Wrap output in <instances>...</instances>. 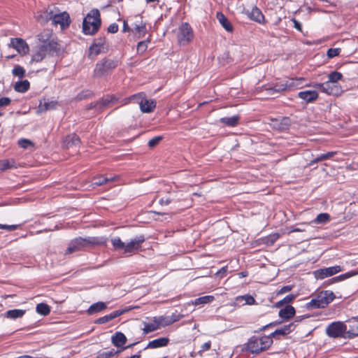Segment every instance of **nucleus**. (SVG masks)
I'll return each mask as SVG.
<instances>
[{
  "label": "nucleus",
  "mask_w": 358,
  "mask_h": 358,
  "mask_svg": "<svg viewBox=\"0 0 358 358\" xmlns=\"http://www.w3.org/2000/svg\"><path fill=\"white\" fill-rule=\"evenodd\" d=\"M106 304L102 301H99L92 304L87 309V313L90 315L101 312L106 308Z\"/></svg>",
  "instance_id": "7c9ffc66"
},
{
  "label": "nucleus",
  "mask_w": 358,
  "mask_h": 358,
  "mask_svg": "<svg viewBox=\"0 0 358 358\" xmlns=\"http://www.w3.org/2000/svg\"><path fill=\"white\" fill-rule=\"evenodd\" d=\"M162 138H163L162 136H157L152 138V139H150L148 141V146L150 148L155 147L157 145L159 144V143L162 140Z\"/></svg>",
  "instance_id": "3c124183"
},
{
  "label": "nucleus",
  "mask_w": 358,
  "mask_h": 358,
  "mask_svg": "<svg viewBox=\"0 0 358 358\" xmlns=\"http://www.w3.org/2000/svg\"><path fill=\"white\" fill-rule=\"evenodd\" d=\"M329 220L330 215L328 213H322L317 215L313 222L315 224H324L328 222Z\"/></svg>",
  "instance_id": "ea45409f"
},
{
  "label": "nucleus",
  "mask_w": 358,
  "mask_h": 358,
  "mask_svg": "<svg viewBox=\"0 0 358 358\" xmlns=\"http://www.w3.org/2000/svg\"><path fill=\"white\" fill-rule=\"evenodd\" d=\"M111 243L115 250H123V252L125 254L126 243L120 237L116 236L111 238Z\"/></svg>",
  "instance_id": "f704fd0d"
},
{
  "label": "nucleus",
  "mask_w": 358,
  "mask_h": 358,
  "mask_svg": "<svg viewBox=\"0 0 358 358\" xmlns=\"http://www.w3.org/2000/svg\"><path fill=\"white\" fill-rule=\"evenodd\" d=\"M145 238L144 235L136 236L132 238L129 242L126 243L125 254L134 253L141 247V244L145 241Z\"/></svg>",
  "instance_id": "ddd939ff"
},
{
  "label": "nucleus",
  "mask_w": 358,
  "mask_h": 358,
  "mask_svg": "<svg viewBox=\"0 0 358 358\" xmlns=\"http://www.w3.org/2000/svg\"><path fill=\"white\" fill-rule=\"evenodd\" d=\"M106 243V238L103 237H78L73 239L69 244L65 255L71 254L82 250L89 246L102 245Z\"/></svg>",
  "instance_id": "f257e3e1"
},
{
  "label": "nucleus",
  "mask_w": 358,
  "mask_h": 358,
  "mask_svg": "<svg viewBox=\"0 0 358 358\" xmlns=\"http://www.w3.org/2000/svg\"><path fill=\"white\" fill-rule=\"evenodd\" d=\"M108 322H110V321H109L108 317V316L106 315H104V316L101 317L99 319H97L96 321V324H105V323H106Z\"/></svg>",
  "instance_id": "774afa93"
},
{
  "label": "nucleus",
  "mask_w": 358,
  "mask_h": 358,
  "mask_svg": "<svg viewBox=\"0 0 358 358\" xmlns=\"http://www.w3.org/2000/svg\"><path fill=\"white\" fill-rule=\"evenodd\" d=\"M273 344V339L268 336H252L244 345V350L251 354H259L268 349Z\"/></svg>",
  "instance_id": "f03ea898"
},
{
  "label": "nucleus",
  "mask_w": 358,
  "mask_h": 358,
  "mask_svg": "<svg viewBox=\"0 0 358 358\" xmlns=\"http://www.w3.org/2000/svg\"><path fill=\"white\" fill-rule=\"evenodd\" d=\"M343 78V75L341 73L338 71H333L328 76V81L330 82L331 84H335L338 81L341 80Z\"/></svg>",
  "instance_id": "37998d69"
},
{
  "label": "nucleus",
  "mask_w": 358,
  "mask_h": 358,
  "mask_svg": "<svg viewBox=\"0 0 358 358\" xmlns=\"http://www.w3.org/2000/svg\"><path fill=\"white\" fill-rule=\"evenodd\" d=\"M210 346H211V342L209 341L205 343H203L201 346V350L198 352V354L201 356L202 355V353L203 352H206L208 350H210Z\"/></svg>",
  "instance_id": "6e6d98bb"
},
{
  "label": "nucleus",
  "mask_w": 358,
  "mask_h": 358,
  "mask_svg": "<svg viewBox=\"0 0 358 358\" xmlns=\"http://www.w3.org/2000/svg\"><path fill=\"white\" fill-rule=\"evenodd\" d=\"M243 299L245 300V303L248 305L254 304L255 302V299L250 295H245L242 296Z\"/></svg>",
  "instance_id": "680f3d73"
},
{
  "label": "nucleus",
  "mask_w": 358,
  "mask_h": 358,
  "mask_svg": "<svg viewBox=\"0 0 358 358\" xmlns=\"http://www.w3.org/2000/svg\"><path fill=\"white\" fill-rule=\"evenodd\" d=\"M55 8H48L45 10H41L36 15V20L41 24H45L52 20Z\"/></svg>",
  "instance_id": "dca6fc26"
},
{
  "label": "nucleus",
  "mask_w": 358,
  "mask_h": 358,
  "mask_svg": "<svg viewBox=\"0 0 358 358\" xmlns=\"http://www.w3.org/2000/svg\"><path fill=\"white\" fill-rule=\"evenodd\" d=\"M36 310L37 313H38L41 315L45 316L50 313V308L48 304L44 303H41L37 304Z\"/></svg>",
  "instance_id": "4c0bfd02"
},
{
  "label": "nucleus",
  "mask_w": 358,
  "mask_h": 358,
  "mask_svg": "<svg viewBox=\"0 0 358 358\" xmlns=\"http://www.w3.org/2000/svg\"><path fill=\"white\" fill-rule=\"evenodd\" d=\"M131 308H127L124 310H117L112 312L111 313L107 315L109 321L113 320V319L117 317L118 316L122 315L123 313L127 312L128 310H131Z\"/></svg>",
  "instance_id": "de8ad7c7"
},
{
  "label": "nucleus",
  "mask_w": 358,
  "mask_h": 358,
  "mask_svg": "<svg viewBox=\"0 0 358 358\" xmlns=\"http://www.w3.org/2000/svg\"><path fill=\"white\" fill-rule=\"evenodd\" d=\"M18 145L22 148H27L32 143L29 140L22 138L18 141Z\"/></svg>",
  "instance_id": "5fc2aeb1"
},
{
  "label": "nucleus",
  "mask_w": 358,
  "mask_h": 358,
  "mask_svg": "<svg viewBox=\"0 0 358 358\" xmlns=\"http://www.w3.org/2000/svg\"><path fill=\"white\" fill-rule=\"evenodd\" d=\"M194 37V33L190 25L182 23L178 28L177 38L180 45H185L190 43Z\"/></svg>",
  "instance_id": "1a4fd4ad"
},
{
  "label": "nucleus",
  "mask_w": 358,
  "mask_h": 358,
  "mask_svg": "<svg viewBox=\"0 0 358 358\" xmlns=\"http://www.w3.org/2000/svg\"><path fill=\"white\" fill-rule=\"evenodd\" d=\"M118 31V25L116 23H113L108 27V31L115 34Z\"/></svg>",
  "instance_id": "69168bd1"
},
{
  "label": "nucleus",
  "mask_w": 358,
  "mask_h": 358,
  "mask_svg": "<svg viewBox=\"0 0 358 358\" xmlns=\"http://www.w3.org/2000/svg\"><path fill=\"white\" fill-rule=\"evenodd\" d=\"M293 288V285H286L281 287L278 292L277 295H281L285 293L289 292Z\"/></svg>",
  "instance_id": "4d7b16f0"
},
{
  "label": "nucleus",
  "mask_w": 358,
  "mask_h": 358,
  "mask_svg": "<svg viewBox=\"0 0 358 358\" xmlns=\"http://www.w3.org/2000/svg\"><path fill=\"white\" fill-rule=\"evenodd\" d=\"M25 310L22 309L9 310L5 313V317L11 320L21 318L25 314Z\"/></svg>",
  "instance_id": "c756f323"
},
{
  "label": "nucleus",
  "mask_w": 358,
  "mask_h": 358,
  "mask_svg": "<svg viewBox=\"0 0 358 358\" xmlns=\"http://www.w3.org/2000/svg\"><path fill=\"white\" fill-rule=\"evenodd\" d=\"M227 271V267L223 266L215 273V275L220 278H223L225 276Z\"/></svg>",
  "instance_id": "338daca9"
},
{
  "label": "nucleus",
  "mask_w": 358,
  "mask_h": 358,
  "mask_svg": "<svg viewBox=\"0 0 358 358\" xmlns=\"http://www.w3.org/2000/svg\"><path fill=\"white\" fill-rule=\"evenodd\" d=\"M295 313V308L292 306L287 305L285 308L280 310L278 315L282 319L287 320L292 318Z\"/></svg>",
  "instance_id": "4be33fe9"
},
{
  "label": "nucleus",
  "mask_w": 358,
  "mask_h": 358,
  "mask_svg": "<svg viewBox=\"0 0 358 358\" xmlns=\"http://www.w3.org/2000/svg\"><path fill=\"white\" fill-rule=\"evenodd\" d=\"M246 13L250 19L259 23H261L264 20V16L257 7H254L250 11L247 10Z\"/></svg>",
  "instance_id": "b1692460"
},
{
  "label": "nucleus",
  "mask_w": 358,
  "mask_h": 358,
  "mask_svg": "<svg viewBox=\"0 0 358 358\" xmlns=\"http://www.w3.org/2000/svg\"><path fill=\"white\" fill-rule=\"evenodd\" d=\"M215 297L211 295H206L195 299L192 303L194 306L204 305L213 302Z\"/></svg>",
  "instance_id": "473e14b6"
},
{
  "label": "nucleus",
  "mask_w": 358,
  "mask_h": 358,
  "mask_svg": "<svg viewBox=\"0 0 358 358\" xmlns=\"http://www.w3.org/2000/svg\"><path fill=\"white\" fill-rule=\"evenodd\" d=\"M30 87V83L27 80H20L14 85V90L20 93L26 92Z\"/></svg>",
  "instance_id": "2f4dec72"
},
{
  "label": "nucleus",
  "mask_w": 358,
  "mask_h": 358,
  "mask_svg": "<svg viewBox=\"0 0 358 358\" xmlns=\"http://www.w3.org/2000/svg\"><path fill=\"white\" fill-rule=\"evenodd\" d=\"M169 317V320L171 321V324L176 322L179 321L182 318H183L184 315L182 314H178L177 313H173L172 315Z\"/></svg>",
  "instance_id": "864d4df0"
},
{
  "label": "nucleus",
  "mask_w": 358,
  "mask_h": 358,
  "mask_svg": "<svg viewBox=\"0 0 358 358\" xmlns=\"http://www.w3.org/2000/svg\"><path fill=\"white\" fill-rule=\"evenodd\" d=\"M139 106L141 112L143 113H151L154 110L156 107V102L153 99H147L145 97L139 101Z\"/></svg>",
  "instance_id": "f3484780"
},
{
  "label": "nucleus",
  "mask_w": 358,
  "mask_h": 358,
  "mask_svg": "<svg viewBox=\"0 0 358 358\" xmlns=\"http://www.w3.org/2000/svg\"><path fill=\"white\" fill-rule=\"evenodd\" d=\"M326 334L334 338H353L357 336V333L352 330H348L347 325L341 321H336L330 323L325 329Z\"/></svg>",
  "instance_id": "20e7f679"
},
{
  "label": "nucleus",
  "mask_w": 358,
  "mask_h": 358,
  "mask_svg": "<svg viewBox=\"0 0 358 358\" xmlns=\"http://www.w3.org/2000/svg\"><path fill=\"white\" fill-rule=\"evenodd\" d=\"M118 61L104 58L99 61L94 69V77L101 78L105 77L111 73V72L117 66Z\"/></svg>",
  "instance_id": "6e6552de"
},
{
  "label": "nucleus",
  "mask_w": 358,
  "mask_h": 358,
  "mask_svg": "<svg viewBox=\"0 0 358 358\" xmlns=\"http://www.w3.org/2000/svg\"><path fill=\"white\" fill-rule=\"evenodd\" d=\"M65 143L68 147L76 145L80 143V138L76 134H72L66 138Z\"/></svg>",
  "instance_id": "a19ab883"
},
{
  "label": "nucleus",
  "mask_w": 358,
  "mask_h": 358,
  "mask_svg": "<svg viewBox=\"0 0 358 358\" xmlns=\"http://www.w3.org/2000/svg\"><path fill=\"white\" fill-rule=\"evenodd\" d=\"M150 39L148 38L145 41H142L138 43L137 44V52L139 54H143L145 52L148 48V45L150 43Z\"/></svg>",
  "instance_id": "c03bdc74"
},
{
  "label": "nucleus",
  "mask_w": 358,
  "mask_h": 358,
  "mask_svg": "<svg viewBox=\"0 0 358 358\" xmlns=\"http://www.w3.org/2000/svg\"><path fill=\"white\" fill-rule=\"evenodd\" d=\"M143 97H145V94L143 92L133 94L127 98L121 99L120 106L127 105L129 102H135L139 104V101H141Z\"/></svg>",
  "instance_id": "a878e982"
},
{
  "label": "nucleus",
  "mask_w": 358,
  "mask_h": 358,
  "mask_svg": "<svg viewBox=\"0 0 358 358\" xmlns=\"http://www.w3.org/2000/svg\"><path fill=\"white\" fill-rule=\"evenodd\" d=\"M100 26V13L98 9H93L83 20V31L86 35H93L98 31Z\"/></svg>",
  "instance_id": "39448f33"
},
{
  "label": "nucleus",
  "mask_w": 358,
  "mask_h": 358,
  "mask_svg": "<svg viewBox=\"0 0 358 358\" xmlns=\"http://www.w3.org/2000/svg\"><path fill=\"white\" fill-rule=\"evenodd\" d=\"M341 52L340 48H329L327 50V55L329 58H334L338 56Z\"/></svg>",
  "instance_id": "8fccbe9b"
},
{
  "label": "nucleus",
  "mask_w": 358,
  "mask_h": 358,
  "mask_svg": "<svg viewBox=\"0 0 358 358\" xmlns=\"http://www.w3.org/2000/svg\"><path fill=\"white\" fill-rule=\"evenodd\" d=\"M335 298L334 293L330 290L320 292L315 298L306 303L308 309L324 308Z\"/></svg>",
  "instance_id": "0eeeda50"
},
{
  "label": "nucleus",
  "mask_w": 358,
  "mask_h": 358,
  "mask_svg": "<svg viewBox=\"0 0 358 358\" xmlns=\"http://www.w3.org/2000/svg\"><path fill=\"white\" fill-rule=\"evenodd\" d=\"M156 320L159 328L161 327H166L171 324L169 316L156 317Z\"/></svg>",
  "instance_id": "a18cd8bd"
},
{
  "label": "nucleus",
  "mask_w": 358,
  "mask_h": 358,
  "mask_svg": "<svg viewBox=\"0 0 358 358\" xmlns=\"http://www.w3.org/2000/svg\"><path fill=\"white\" fill-rule=\"evenodd\" d=\"M18 228V225L17 224H0V229H6L8 231H14Z\"/></svg>",
  "instance_id": "bf43d9fd"
},
{
  "label": "nucleus",
  "mask_w": 358,
  "mask_h": 358,
  "mask_svg": "<svg viewBox=\"0 0 358 358\" xmlns=\"http://www.w3.org/2000/svg\"><path fill=\"white\" fill-rule=\"evenodd\" d=\"M239 120V117L237 115H234L231 117H222L220 120V122L225 125L229 127H235L238 124Z\"/></svg>",
  "instance_id": "c9c22d12"
},
{
  "label": "nucleus",
  "mask_w": 358,
  "mask_h": 358,
  "mask_svg": "<svg viewBox=\"0 0 358 358\" xmlns=\"http://www.w3.org/2000/svg\"><path fill=\"white\" fill-rule=\"evenodd\" d=\"M10 46L16 50L20 55H25L29 50V48L27 42L20 38H11Z\"/></svg>",
  "instance_id": "2eb2a0df"
},
{
  "label": "nucleus",
  "mask_w": 358,
  "mask_h": 358,
  "mask_svg": "<svg viewBox=\"0 0 358 358\" xmlns=\"http://www.w3.org/2000/svg\"><path fill=\"white\" fill-rule=\"evenodd\" d=\"M299 97L306 102H312L318 97V93L315 90H306L299 92Z\"/></svg>",
  "instance_id": "5701e85b"
},
{
  "label": "nucleus",
  "mask_w": 358,
  "mask_h": 358,
  "mask_svg": "<svg viewBox=\"0 0 358 358\" xmlns=\"http://www.w3.org/2000/svg\"><path fill=\"white\" fill-rule=\"evenodd\" d=\"M108 99H109V101H110V106L111 105H113V104H115L118 102L120 103V101L119 97L116 96L115 95H113V94H108Z\"/></svg>",
  "instance_id": "e2e57ef3"
},
{
  "label": "nucleus",
  "mask_w": 358,
  "mask_h": 358,
  "mask_svg": "<svg viewBox=\"0 0 358 358\" xmlns=\"http://www.w3.org/2000/svg\"><path fill=\"white\" fill-rule=\"evenodd\" d=\"M96 106H98V111H101L105 108L110 106V103L108 94L103 96L101 99L97 101Z\"/></svg>",
  "instance_id": "58836bf2"
},
{
  "label": "nucleus",
  "mask_w": 358,
  "mask_h": 358,
  "mask_svg": "<svg viewBox=\"0 0 358 358\" xmlns=\"http://www.w3.org/2000/svg\"><path fill=\"white\" fill-rule=\"evenodd\" d=\"M115 354H116V352H115L114 350H108V351L99 353L97 356V358H110Z\"/></svg>",
  "instance_id": "603ef678"
},
{
  "label": "nucleus",
  "mask_w": 358,
  "mask_h": 358,
  "mask_svg": "<svg viewBox=\"0 0 358 358\" xmlns=\"http://www.w3.org/2000/svg\"><path fill=\"white\" fill-rule=\"evenodd\" d=\"M11 102V99L8 97H2L0 99V108L8 106Z\"/></svg>",
  "instance_id": "052dcab7"
},
{
  "label": "nucleus",
  "mask_w": 358,
  "mask_h": 358,
  "mask_svg": "<svg viewBox=\"0 0 358 358\" xmlns=\"http://www.w3.org/2000/svg\"><path fill=\"white\" fill-rule=\"evenodd\" d=\"M38 39L40 44L48 43L50 41H55L54 38H52V31L49 29L44 30L40 33L38 35Z\"/></svg>",
  "instance_id": "cd10ccee"
},
{
  "label": "nucleus",
  "mask_w": 358,
  "mask_h": 358,
  "mask_svg": "<svg viewBox=\"0 0 358 358\" xmlns=\"http://www.w3.org/2000/svg\"><path fill=\"white\" fill-rule=\"evenodd\" d=\"M217 19L218 20L219 22L222 24V26L226 31H227L229 32H231L233 31V27H232L231 22L228 20V19L225 17V15L222 13H217Z\"/></svg>",
  "instance_id": "c85d7f7f"
},
{
  "label": "nucleus",
  "mask_w": 358,
  "mask_h": 358,
  "mask_svg": "<svg viewBox=\"0 0 358 358\" xmlns=\"http://www.w3.org/2000/svg\"><path fill=\"white\" fill-rule=\"evenodd\" d=\"M169 339L166 337L159 338L150 341L147 346L144 348L146 349H155L159 348L165 347L168 345Z\"/></svg>",
  "instance_id": "412c9836"
},
{
  "label": "nucleus",
  "mask_w": 358,
  "mask_h": 358,
  "mask_svg": "<svg viewBox=\"0 0 358 358\" xmlns=\"http://www.w3.org/2000/svg\"><path fill=\"white\" fill-rule=\"evenodd\" d=\"M336 155V152H328L324 154H322L320 156L322 161L329 159Z\"/></svg>",
  "instance_id": "13d9d810"
},
{
  "label": "nucleus",
  "mask_w": 358,
  "mask_h": 358,
  "mask_svg": "<svg viewBox=\"0 0 358 358\" xmlns=\"http://www.w3.org/2000/svg\"><path fill=\"white\" fill-rule=\"evenodd\" d=\"M136 22L132 24L133 28L131 31L137 39L143 38L147 34L146 23L143 21L142 17L139 15L134 17Z\"/></svg>",
  "instance_id": "9b49d317"
},
{
  "label": "nucleus",
  "mask_w": 358,
  "mask_h": 358,
  "mask_svg": "<svg viewBox=\"0 0 358 358\" xmlns=\"http://www.w3.org/2000/svg\"><path fill=\"white\" fill-rule=\"evenodd\" d=\"M52 24L55 26L59 25L62 30L67 28L70 24L69 15L66 12L57 13L54 11Z\"/></svg>",
  "instance_id": "f8f14e48"
},
{
  "label": "nucleus",
  "mask_w": 358,
  "mask_h": 358,
  "mask_svg": "<svg viewBox=\"0 0 358 358\" xmlns=\"http://www.w3.org/2000/svg\"><path fill=\"white\" fill-rule=\"evenodd\" d=\"M342 271L340 266H334L328 268L316 270L314 273L317 279H324L336 274Z\"/></svg>",
  "instance_id": "4468645a"
},
{
  "label": "nucleus",
  "mask_w": 358,
  "mask_h": 358,
  "mask_svg": "<svg viewBox=\"0 0 358 358\" xmlns=\"http://www.w3.org/2000/svg\"><path fill=\"white\" fill-rule=\"evenodd\" d=\"M112 343L117 348L123 346L127 342V337L122 332H116L112 336Z\"/></svg>",
  "instance_id": "393cba45"
},
{
  "label": "nucleus",
  "mask_w": 358,
  "mask_h": 358,
  "mask_svg": "<svg viewBox=\"0 0 358 358\" xmlns=\"http://www.w3.org/2000/svg\"><path fill=\"white\" fill-rule=\"evenodd\" d=\"M296 327V324L294 322H291L288 324L284 325L280 329H277L269 336L272 338H275L277 336H285L292 332Z\"/></svg>",
  "instance_id": "a211bd4d"
},
{
  "label": "nucleus",
  "mask_w": 358,
  "mask_h": 358,
  "mask_svg": "<svg viewBox=\"0 0 358 358\" xmlns=\"http://www.w3.org/2000/svg\"><path fill=\"white\" fill-rule=\"evenodd\" d=\"M158 329H159V327L156 320V317H155L152 322L149 323H145L143 331L145 334H147L150 332L155 331Z\"/></svg>",
  "instance_id": "72a5a7b5"
},
{
  "label": "nucleus",
  "mask_w": 358,
  "mask_h": 358,
  "mask_svg": "<svg viewBox=\"0 0 358 358\" xmlns=\"http://www.w3.org/2000/svg\"><path fill=\"white\" fill-rule=\"evenodd\" d=\"M17 167V165L14 159L10 158L0 160V171L16 169Z\"/></svg>",
  "instance_id": "bb28decb"
},
{
  "label": "nucleus",
  "mask_w": 358,
  "mask_h": 358,
  "mask_svg": "<svg viewBox=\"0 0 358 358\" xmlns=\"http://www.w3.org/2000/svg\"><path fill=\"white\" fill-rule=\"evenodd\" d=\"M315 87L318 88L321 92L327 94H336L338 92L336 87L333 85L329 81L324 82L323 83H317L315 85Z\"/></svg>",
  "instance_id": "6ab92c4d"
},
{
  "label": "nucleus",
  "mask_w": 358,
  "mask_h": 358,
  "mask_svg": "<svg viewBox=\"0 0 358 358\" xmlns=\"http://www.w3.org/2000/svg\"><path fill=\"white\" fill-rule=\"evenodd\" d=\"M12 73L15 76H17L19 78H23L25 75V70L23 67H22L19 65H17L13 69Z\"/></svg>",
  "instance_id": "49530a36"
},
{
  "label": "nucleus",
  "mask_w": 358,
  "mask_h": 358,
  "mask_svg": "<svg viewBox=\"0 0 358 358\" xmlns=\"http://www.w3.org/2000/svg\"><path fill=\"white\" fill-rule=\"evenodd\" d=\"M108 50V45L105 38H97L94 41L92 45L90 47V55L96 56L101 53H105Z\"/></svg>",
  "instance_id": "9d476101"
},
{
  "label": "nucleus",
  "mask_w": 358,
  "mask_h": 358,
  "mask_svg": "<svg viewBox=\"0 0 358 358\" xmlns=\"http://www.w3.org/2000/svg\"><path fill=\"white\" fill-rule=\"evenodd\" d=\"M172 200L173 199L171 197H169H169H166V198L163 197V198L159 199V203L162 206H163V205L167 206L169 203H171Z\"/></svg>",
  "instance_id": "0e129e2a"
},
{
  "label": "nucleus",
  "mask_w": 358,
  "mask_h": 358,
  "mask_svg": "<svg viewBox=\"0 0 358 358\" xmlns=\"http://www.w3.org/2000/svg\"><path fill=\"white\" fill-rule=\"evenodd\" d=\"M60 52L61 48L57 41L38 44L34 50L31 60L40 62L47 57L57 55Z\"/></svg>",
  "instance_id": "7ed1b4c3"
},
{
  "label": "nucleus",
  "mask_w": 358,
  "mask_h": 358,
  "mask_svg": "<svg viewBox=\"0 0 358 358\" xmlns=\"http://www.w3.org/2000/svg\"><path fill=\"white\" fill-rule=\"evenodd\" d=\"M357 274H358V271H351L347 272L345 273H343V274H341V275L337 276L336 279L338 280L341 281V280H346L349 278L353 277Z\"/></svg>",
  "instance_id": "09e8293b"
},
{
  "label": "nucleus",
  "mask_w": 358,
  "mask_h": 358,
  "mask_svg": "<svg viewBox=\"0 0 358 358\" xmlns=\"http://www.w3.org/2000/svg\"><path fill=\"white\" fill-rule=\"evenodd\" d=\"M115 177L113 178H106L104 176H99L94 178L92 180V185L95 186H100L103 184L108 183V182H111L115 180Z\"/></svg>",
  "instance_id": "e433bc0d"
},
{
  "label": "nucleus",
  "mask_w": 358,
  "mask_h": 358,
  "mask_svg": "<svg viewBox=\"0 0 358 358\" xmlns=\"http://www.w3.org/2000/svg\"><path fill=\"white\" fill-rule=\"evenodd\" d=\"M295 298H296V295H294V294L287 295L282 300L278 301L275 303V306L276 308H281L285 304L289 305V303H290Z\"/></svg>",
  "instance_id": "79ce46f5"
},
{
  "label": "nucleus",
  "mask_w": 358,
  "mask_h": 358,
  "mask_svg": "<svg viewBox=\"0 0 358 358\" xmlns=\"http://www.w3.org/2000/svg\"><path fill=\"white\" fill-rule=\"evenodd\" d=\"M303 79L301 78H290L276 83L274 87L266 88V94L274 95L285 90H290L294 88L301 87Z\"/></svg>",
  "instance_id": "423d86ee"
},
{
  "label": "nucleus",
  "mask_w": 358,
  "mask_h": 358,
  "mask_svg": "<svg viewBox=\"0 0 358 358\" xmlns=\"http://www.w3.org/2000/svg\"><path fill=\"white\" fill-rule=\"evenodd\" d=\"M57 105V102L55 101H50L45 99L40 100L38 107V113H43L49 110L55 109Z\"/></svg>",
  "instance_id": "aec40b11"
}]
</instances>
